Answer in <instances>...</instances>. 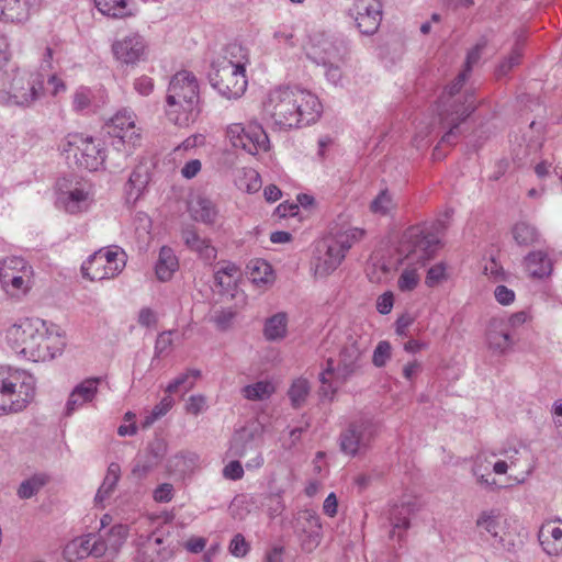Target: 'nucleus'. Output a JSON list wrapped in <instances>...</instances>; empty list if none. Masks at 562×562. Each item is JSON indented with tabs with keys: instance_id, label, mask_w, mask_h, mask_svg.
<instances>
[{
	"instance_id": "1",
	"label": "nucleus",
	"mask_w": 562,
	"mask_h": 562,
	"mask_svg": "<svg viewBox=\"0 0 562 562\" xmlns=\"http://www.w3.org/2000/svg\"><path fill=\"white\" fill-rule=\"evenodd\" d=\"M321 112L318 98L299 87H278L262 102L263 117L280 128L310 125L319 117Z\"/></svg>"
},
{
	"instance_id": "2",
	"label": "nucleus",
	"mask_w": 562,
	"mask_h": 562,
	"mask_svg": "<svg viewBox=\"0 0 562 562\" xmlns=\"http://www.w3.org/2000/svg\"><path fill=\"white\" fill-rule=\"evenodd\" d=\"M5 340L16 355L34 362L54 359L64 346L38 318L19 319L7 328Z\"/></svg>"
},
{
	"instance_id": "3",
	"label": "nucleus",
	"mask_w": 562,
	"mask_h": 562,
	"mask_svg": "<svg viewBox=\"0 0 562 562\" xmlns=\"http://www.w3.org/2000/svg\"><path fill=\"white\" fill-rule=\"evenodd\" d=\"M201 112L196 77L187 70L175 74L167 89L166 115L178 126H189Z\"/></svg>"
},
{
	"instance_id": "4",
	"label": "nucleus",
	"mask_w": 562,
	"mask_h": 562,
	"mask_svg": "<svg viewBox=\"0 0 562 562\" xmlns=\"http://www.w3.org/2000/svg\"><path fill=\"white\" fill-rule=\"evenodd\" d=\"M468 77L469 72L462 70L440 97L438 115L442 126L449 128L441 137V143L453 144L459 135L460 123L476 108L473 93L460 94Z\"/></svg>"
},
{
	"instance_id": "5",
	"label": "nucleus",
	"mask_w": 562,
	"mask_h": 562,
	"mask_svg": "<svg viewBox=\"0 0 562 562\" xmlns=\"http://www.w3.org/2000/svg\"><path fill=\"white\" fill-rule=\"evenodd\" d=\"M45 78L41 72L19 68L0 75V104L27 109L44 95Z\"/></svg>"
},
{
	"instance_id": "6",
	"label": "nucleus",
	"mask_w": 562,
	"mask_h": 562,
	"mask_svg": "<svg viewBox=\"0 0 562 562\" xmlns=\"http://www.w3.org/2000/svg\"><path fill=\"white\" fill-rule=\"evenodd\" d=\"M35 395V379L24 370L0 367V416L18 413Z\"/></svg>"
},
{
	"instance_id": "7",
	"label": "nucleus",
	"mask_w": 562,
	"mask_h": 562,
	"mask_svg": "<svg viewBox=\"0 0 562 562\" xmlns=\"http://www.w3.org/2000/svg\"><path fill=\"white\" fill-rule=\"evenodd\" d=\"M363 235V229L353 227L328 236L319 241L316 247L315 273L319 277H326L334 272L345 259L347 251Z\"/></svg>"
},
{
	"instance_id": "8",
	"label": "nucleus",
	"mask_w": 562,
	"mask_h": 562,
	"mask_svg": "<svg viewBox=\"0 0 562 562\" xmlns=\"http://www.w3.org/2000/svg\"><path fill=\"white\" fill-rule=\"evenodd\" d=\"M261 446V427L250 424L234 431L226 453L231 458H248L246 461L248 470L259 469L263 465Z\"/></svg>"
},
{
	"instance_id": "9",
	"label": "nucleus",
	"mask_w": 562,
	"mask_h": 562,
	"mask_svg": "<svg viewBox=\"0 0 562 562\" xmlns=\"http://www.w3.org/2000/svg\"><path fill=\"white\" fill-rule=\"evenodd\" d=\"M108 134L112 137V146L115 150L132 155L140 145V130L135 124L133 111L123 109L117 111L106 123Z\"/></svg>"
},
{
	"instance_id": "10",
	"label": "nucleus",
	"mask_w": 562,
	"mask_h": 562,
	"mask_svg": "<svg viewBox=\"0 0 562 562\" xmlns=\"http://www.w3.org/2000/svg\"><path fill=\"white\" fill-rule=\"evenodd\" d=\"M209 79L211 86L228 100L240 98L247 88L246 68L229 66L226 63H212Z\"/></svg>"
},
{
	"instance_id": "11",
	"label": "nucleus",
	"mask_w": 562,
	"mask_h": 562,
	"mask_svg": "<svg viewBox=\"0 0 562 562\" xmlns=\"http://www.w3.org/2000/svg\"><path fill=\"white\" fill-rule=\"evenodd\" d=\"M378 434L376 423L368 417L359 418L340 434V449L344 453L355 457L364 453Z\"/></svg>"
},
{
	"instance_id": "12",
	"label": "nucleus",
	"mask_w": 562,
	"mask_h": 562,
	"mask_svg": "<svg viewBox=\"0 0 562 562\" xmlns=\"http://www.w3.org/2000/svg\"><path fill=\"white\" fill-rule=\"evenodd\" d=\"M93 202L91 187L86 182L58 180L56 205L69 214L87 212Z\"/></svg>"
},
{
	"instance_id": "13",
	"label": "nucleus",
	"mask_w": 562,
	"mask_h": 562,
	"mask_svg": "<svg viewBox=\"0 0 562 562\" xmlns=\"http://www.w3.org/2000/svg\"><path fill=\"white\" fill-rule=\"evenodd\" d=\"M226 137L235 148H241L250 155L259 151H267L270 142L261 125L249 123L244 126L241 123L229 124L226 128Z\"/></svg>"
},
{
	"instance_id": "14",
	"label": "nucleus",
	"mask_w": 562,
	"mask_h": 562,
	"mask_svg": "<svg viewBox=\"0 0 562 562\" xmlns=\"http://www.w3.org/2000/svg\"><path fill=\"white\" fill-rule=\"evenodd\" d=\"M134 546L136 548L135 562H166L175 554L172 541L161 530H155L147 536H138Z\"/></svg>"
},
{
	"instance_id": "15",
	"label": "nucleus",
	"mask_w": 562,
	"mask_h": 562,
	"mask_svg": "<svg viewBox=\"0 0 562 562\" xmlns=\"http://www.w3.org/2000/svg\"><path fill=\"white\" fill-rule=\"evenodd\" d=\"M439 239L432 234H424L419 227H411L404 234L403 248L406 257L424 266L437 251Z\"/></svg>"
},
{
	"instance_id": "16",
	"label": "nucleus",
	"mask_w": 562,
	"mask_h": 562,
	"mask_svg": "<svg viewBox=\"0 0 562 562\" xmlns=\"http://www.w3.org/2000/svg\"><path fill=\"white\" fill-rule=\"evenodd\" d=\"M346 52L347 47L344 41L323 34L312 38L306 56L314 64L327 67L330 63H341Z\"/></svg>"
},
{
	"instance_id": "17",
	"label": "nucleus",
	"mask_w": 562,
	"mask_h": 562,
	"mask_svg": "<svg viewBox=\"0 0 562 562\" xmlns=\"http://www.w3.org/2000/svg\"><path fill=\"white\" fill-rule=\"evenodd\" d=\"M103 535L88 533L69 541L63 551L64 558L74 562L87 557L101 558L108 551Z\"/></svg>"
},
{
	"instance_id": "18",
	"label": "nucleus",
	"mask_w": 562,
	"mask_h": 562,
	"mask_svg": "<svg viewBox=\"0 0 562 562\" xmlns=\"http://www.w3.org/2000/svg\"><path fill=\"white\" fill-rule=\"evenodd\" d=\"M168 445L165 439L155 437L147 447L140 451L135 460L132 474L142 480L153 472L167 454Z\"/></svg>"
},
{
	"instance_id": "19",
	"label": "nucleus",
	"mask_w": 562,
	"mask_h": 562,
	"mask_svg": "<svg viewBox=\"0 0 562 562\" xmlns=\"http://www.w3.org/2000/svg\"><path fill=\"white\" fill-rule=\"evenodd\" d=\"M362 34H374L382 20L381 4L375 0H356L349 10Z\"/></svg>"
},
{
	"instance_id": "20",
	"label": "nucleus",
	"mask_w": 562,
	"mask_h": 562,
	"mask_svg": "<svg viewBox=\"0 0 562 562\" xmlns=\"http://www.w3.org/2000/svg\"><path fill=\"white\" fill-rule=\"evenodd\" d=\"M146 42L138 33H131L112 44L114 58L125 65H136L146 55Z\"/></svg>"
},
{
	"instance_id": "21",
	"label": "nucleus",
	"mask_w": 562,
	"mask_h": 562,
	"mask_svg": "<svg viewBox=\"0 0 562 562\" xmlns=\"http://www.w3.org/2000/svg\"><path fill=\"white\" fill-rule=\"evenodd\" d=\"M72 144L81 145L80 150L75 153L76 164L89 171L99 170L105 160L104 150L100 142L89 136H72Z\"/></svg>"
},
{
	"instance_id": "22",
	"label": "nucleus",
	"mask_w": 562,
	"mask_h": 562,
	"mask_svg": "<svg viewBox=\"0 0 562 562\" xmlns=\"http://www.w3.org/2000/svg\"><path fill=\"white\" fill-rule=\"evenodd\" d=\"M506 324L501 317H494L488 323L486 340L494 353L505 355L515 344L514 334Z\"/></svg>"
},
{
	"instance_id": "23",
	"label": "nucleus",
	"mask_w": 562,
	"mask_h": 562,
	"mask_svg": "<svg viewBox=\"0 0 562 562\" xmlns=\"http://www.w3.org/2000/svg\"><path fill=\"white\" fill-rule=\"evenodd\" d=\"M181 239L188 249L198 254L199 258L206 263H212L216 259V248L210 239L201 237L193 225H186L181 228Z\"/></svg>"
},
{
	"instance_id": "24",
	"label": "nucleus",
	"mask_w": 562,
	"mask_h": 562,
	"mask_svg": "<svg viewBox=\"0 0 562 562\" xmlns=\"http://www.w3.org/2000/svg\"><path fill=\"white\" fill-rule=\"evenodd\" d=\"M362 349L357 341H351L341 349L336 368V380L345 383L360 367Z\"/></svg>"
},
{
	"instance_id": "25",
	"label": "nucleus",
	"mask_w": 562,
	"mask_h": 562,
	"mask_svg": "<svg viewBox=\"0 0 562 562\" xmlns=\"http://www.w3.org/2000/svg\"><path fill=\"white\" fill-rule=\"evenodd\" d=\"M295 529L306 536V539L303 540V547L307 550H313L319 544L322 525L315 513L310 510L299 513Z\"/></svg>"
},
{
	"instance_id": "26",
	"label": "nucleus",
	"mask_w": 562,
	"mask_h": 562,
	"mask_svg": "<svg viewBox=\"0 0 562 562\" xmlns=\"http://www.w3.org/2000/svg\"><path fill=\"white\" fill-rule=\"evenodd\" d=\"M100 382L101 378H89L75 386L66 403V415H72L86 403L91 402L97 395Z\"/></svg>"
},
{
	"instance_id": "27",
	"label": "nucleus",
	"mask_w": 562,
	"mask_h": 562,
	"mask_svg": "<svg viewBox=\"0 0 562 562\" xmlns=\"http://www.w3.org/2000/svg\"><path fill=\"white\" fill-rule=\"evenodd\" d=\"M414 512L415 504L411 502L395 504L391 507L389 514V520L392 526L391 538H397L398 541L404 539L405 531L411 526L409 519Z\"/></svg>"
},
{
	"instance_id": "28",
	"label": "nucleus",
	"mask_w": 562,
	"mask_h": 562,
	"mask_svg": "<svg viewBox=\"0 0 562 562\" xmlns=\"http://www.w3.org/2000/svg\"><path fill=\"white\" fill-rule=\"evenodd\" d=\"M38 4L40 0H0V21L22 22Z\"/></svg>"
},
{
	"instance_id": "29",
	"label": "nucleus",
	"mask_w": 562,
	"mask_h": 562,
	"mask_svg": "<svg viewBox=\"0 0 562 562\" xmlns=\"http://www.w3.org/2000/svg\"><path fill=\"white\" fill-rule=\"evenodd\" d=\"M82 276L91 281H101L119 274L117 265L111 267L102 255L92 254L81 266Z\"/></svg>"
},
{
	"instance_id": "30",
	"label": "nucleus",
	"mask_w": 562,
	"mask_h": 562,
	"mask_svg": "<svg viewBox=\"0 0 562 562\" xmlns=\"http://www.w3.org/2000/svg\"><path fill=\"white\" fill-rule=\"evenodd\" d=\"M189 213L192 220L205 225H212L216 222L218 210L212 200L206 196L198 195L189 202Z\"/></svg>"
},
{
	"instance_id": "31",
	"label": "nucleus",
	"mask_w": 562,
	"mask_h": 562,
	"mask_svg": "<svg viewBox=\"0 0 562 562\" xmlns=\"http://www.w3.org/2000/svg\"><path fill=\"white\" fill-rule=\"evenodd\" d=\"M476 527L482 532L488 533L493 538L492 544L498 548L507 549L505 539L499 535V513L495 509L482 512L476 519Z\"/></svg>"
},
{
	"instance_id": "32",
	"label": "nucleus",
	"mask_w": 562,
	"mask_h": 562,
	"mask_svg": "<svg viewBox=\"0 0 562 562\" xmlns=\"http://www.w3.org/2000/svg\"><path fill=\"white\" fill-rule=\"evenodd\" d=\"M539 540L549 555L562 554V526L553 522L542 525L539 531Z\"/></svg>"
},
{
	"instance_id": "33",
	"label": "nucleus",
	"mask_w": 562,
	"mask_h": 562,
	"mask_svg": "<svg viewBox=\"0 0 562 562\" xmlns=\"http://www.w3.org/2000/svg\"><path fill=\"white\" fill-rule=\"evenodd\" d=\"M3 281L1 282L2 286L12 296L25 294L31 288V280L33 276L32 267L29 265L26 268L22 270V272L18 276L10 274L5 269H3Z\"/></svg>"
},
{
	"instance_id": "34",
	"label": "nucleus",
	"mask_w": 562,
	"mask_h": 562,
	"mask_svg": "<svg viewBox=\"0 0 562 562\" xmlns=\"http://www.w3.org/2000/svg\"><path fill=\"white\" fill-rule=\"evenodd\" d=\"M149 182V173L145 166H137L131 173L125 186L128 202H136Z\"/></svg>"
},
{
	"instance_id": "35",
	"label": "nucleus",
	"mask_w": 562,
	"mask_h": 562,
	"mask_svg": "<svg viewBox=\"0 0 562 562\" xmlns=\"http://www.w3.org/2000/svg\"><path fill=\"white\" fill-rule=\"evenodd\" d=\"M94 3L102 14L111 18L123 19L136 14L128 0H94Z\"/></svg>"
},
{
	"instance_id": "36",
	"label": "nucleus",
	"mask_w": 562,
	"mask_h": 562,
	"mask_svg": "<svg viewBox=\"0 0 562 562\" xmlns=\"http://www.w3.org/2000/svg\"><path fill=\"white\" fill-rule=\"evenodd\" d=\"M179 267L175 251L167 246L160 248L156 263V276L160 281H168Z\"/></svg>"
},
{
	"instance_id": "37",
	"label": "nucleus",
	"mask_w": 562,
	"mask_h": 562,
	"mask_svg": "<svg viewBox=\"0 0 562 562\" xmlns=\"http://www.w3.org/2000/svg\"><path fill=\"white\" fill-rule=\"evenodd\" d=\"M216 64L224 65L225 63L229 66H238L245 68L248 63V53L241 44L233 42L227 44L222 54L213 61Z\"/></svg>"
},
{
	"instance_id": "38",
	"label": "nucleus",
	"mask_w": 562,
	"mask_h": 562,
	"mask_svg": "<svg viewBox=\"0 0 562 562\" xmlns=\"http://www.w3.org/2000/svg\"><path fill=\"white\" fill-rule=\"evenodd\" d=\"M525 266L530 276L536 278L547 277L552 271L551 259L541 250L530 252L525 258Z\"/></svg>"
},
{
	"instance_id": "39",
	"label": "nucleus",
	"mask_w": 562,
	"mask_h": 562,
	"mask_svg": "<svg viewBox=\"0 0 562 562\" xmlns=\"http://www.w3.org/2000/svg\"><path fill=\"white\" fill-rule=\"evenodd\" d=\"M288 330V316L280 312L266 319L263 336L269 341L281 340Z\"/></svg>"
},
{
	"instance_id": "40",
	"label": "nucleus",
	"mask_w": 562,
	"mask_h": 562,
	"mask_svg": "<svg viewBox=\"0 0 562 562\" xmlns=\"http://www.w3.org/2000/svg\"><path fill=\"white\" fill-rule=\"evenodd\" d=\"M247 271L252 283L257 285H266L273 282L272 267L263 259L250 260L247 265Z\"/></svg>"
},
{
	"instance_id": "41",
	"label": "nucleus",
	"mask_w": 562,
	"mask_h": 562,
	"mask_svg": "<svg viewBox=\"0 0 562 562\" xmlns=\"http://www.w3.org/2000/svg\"><path fill=\"white\" fill-rule=\"evenodd\" d=\"M198 461V456L191 452H180L169 458L167 461V470L170 473L184 475L192 471Z\"/></svg>"
},
{
	"instance_id": "42",
	"label": "nucleus",
	"mask_w": 562,
	"mask_h": 562,
	"mask_svg": "<svg viewBox=\"0 0 562 562\" xmlns=\"http://www.w3.org/2000/svg\"><path fill=\"white\" fill-rule=\"evenodd\" d=\"M311 392L310 382L304 378L295 379L291 386L288 390V396L290 398L291 405L294 409L301 408Z\"/></svg>"
},
{
	"instance_id": "43",
	"label": "nucleus",
	"mask_w": 562,
	"mask_h": 562,
	"mask_svg": "<svg viewBox=\"0 0 562 562\" xmlns=\"http://www.w3.org/2000/svg\"><path fill=\"white\" fill-rule=\"evenodd\" d=\"M512 234L517 245L524 247L531 246L539 239L537 228L527 222L516 223L512 229Z\"/></svg>"
},
{
	"instance_id": "44",
	"label": "nucleus",
	"mask_w": 562,
	"mask_h": 562,
	"mask_svg": "<svg viewBox=\"0 0 562 562\" xmlns=\"http://www.w3.org/2000/svg\"><path fill=\"white\" fill-rule=\"evenodd\" d=\"M274 386L269 381H258L241 389V394L249 401H265L274 393Z\"/></svg>"
},
{
	"instance_id": "45",
	"label": "nucleus",
	"mask_w": 562,
	"mask_h": 562,
	"mask_svg": "<svg viewBox=\"0 0 562 562\" xmlns=\"http://www.w3.org/2000/svg\"><path fill=\"white\" fill-rule=\"evenodd\" d=\"M544 137L542 132V125L532 121L529 125V131L524 135L525 144V156L538 153L543 144Z\"/></svg>"
},
{
	"instance_id": "46",
	"label": "nucleus",
	"mask_w": 562,
	"mask_h": 562,
	"mask_svg": "<svg viewBox=\"0 0 562 562\" xmlns=\"http://www.w3.org/2000/svg\"><path fill=\"white\" fill-rule=\"evenodd\" d=\"M104 536L106 539L103 538L105 543L108 544V550H112L115 553L120 551L122 546L125 543L127 536H128V526L123 524H116L112 526Z\"/></svg>"
},
{
	"instance_id": "47",
	"label": "nucleus",
	"mask_w": 562,
	"mask_h": 562,
	"mask_svg": "<svg viewBox=\"0 0 562 562\" xmlns=\"http://www.w3.org/2000/svg\"><path fill=\"white\" fill-rule=\"evenodd\" d=\"M47 479L45 475L35 474L21 482L16 494L21 499H29L36 495L46 484Z\"/></svg>"
},
{
	"instance_id": "48",
	"label": "nucleus",
	"mask_w": 562,
	"mask_h": 562,
	"mask_svg": "<svg viewBox=\"0 0 562 562\" xmlns=\"http://www.w3.org/2000/svg\"><path fill=\"white\" fill-rule=\"evenodd\" d=\"M393 207L394 203L387 190H382L370 205V210L380 215H386Z\"/></svg>"
},
{
	"instance_id": "49",
	"label": "nucleus",
	"mask_w": 562,
	"mask_h": 562,
	"mask_svg": "<svg viewBox=\"0 0 562 562\" xmlns=\"http://www.w3.org/2000/svg\"><path fill=\"white\" fill-rule=\"evenodd\" d=\"M94 254L102 255V259L104 261L109 262L111 267L117 265L119 273L123 270L125 267V252L121 250L119 247L114 248H108V249H100L95 251Z\"/></svg>"
},
{
	"instance_id": "50",
	"label": "nucleus",
	"mask_w": 562,
	"mask_h": 562,
	"mask_svg": "<svg viewBox=\"0 0 562 562\" xmlns=\"http://www.w3.org/2000/svg\"><path fill=\"white\" fill-rule=\"evenodd\" d=\"M521 56V47L519 44H516L509 56L498 65L496 70L497 76H506L515 66L519 65Z\"/></svg>"
},
{
	"instance_id": "51",
	"label": "nucleus",
	"mask_w": 562,
	"mask_h": 562,
	"mask_svg": "<svg viewBox=\"0 0 562 562\" xmlns=\"http://www.w3.org/2000/svg\"><path fill=\"white\" fill-rule=\"evenodd\" d=\"M27 266V262L21 257H9L3 259L0 261V282L3 281V269H5L10 274L12 273L13 276H18Z\"/></svg>"
},
{
	"instance_id": "52",
	"label": "nucleus",
	"mask_w": 562,
	"mask_h": 562,
	"mask_svg": "<svg viewBox=\"0 0 562 562\" xmlns=\"http://www.w3.org/2000/svg\"><path fill=\"white\" fill-rule=\"evenodd\" d=\"M92 92L89 88L80 87L72 97V108L77 112L85 111L91 105Z\"/></svg>"
},
{
	"instance_id": "53",
	"label": "nucleus",
	"mask_w": 562,
	"mask_h": 562,
	"mask_svg": "<svg viewBox=\"0 0 562 562\" xmlns=\"http://www.w3.org/2000/svg\"><path fill=\"white\" fill-rule=\"evenodd\" d=\"M419 282V276L415 269H404L401 273L397 285L398 289L403 292H408L414 290Z\"/></svg>"
},
{
	"instance_id": "54",
	"label": "nucleus",
	"mask_w": 562,
	"mask_h": 562,
	"mask_svg": "<svg viewBox=\"0 0 562 562\" xmlns=\"http://www.w3.org/2000/svg\"><path fill=\"white\" fill-rule=\"evenodd\" d=\"M391 344L389 341H380L373 351V364L378 368L384 367L386 361L391 358Z\"/></svg>"
},
{
	"instance_id": "55",
	"label": "nucleus",
	"mask_w": 562,
	"mask_h": 562,
	"mask_svg": "<svg viewBox=\"0 0 562 562\" xmlns=\"http://www.w3.org/2000/svg\"><path fill=\"white\" fill-rule=\"evenodd\" d=\"M249 551V543L241 533L234 536L229 543V552L237 558L245 557Z\"/></svg>"
},
{
	"instance_id": "56",
	"label": "nucleus",
	"mask_w": 562,
	"mask_h": 562,
	"mask_svg": "<svg viewBox=\"0 0 562 562\" xmlns=\"http://www.w3.org/2000/svg\"><path fill=\"white\" fill-rule=\"evenodd\" d=\"M207 408L206 398L201 394L191 395L187 402L186 411L192 415H199Z\"/></svg>"
},
{
	"instance_id": "57",
	"label": "nucleus",
	"mask_w": 562,
	"mask_h": 562,
	"mask_svg": "<svg viewBox=\"0 0 562 562\" xmlns=\"http://www.w3.org/2000/svg\"><path fill=\"white\" fill-rule=\"evenodd\" d=\"M117 482L116 479L113 477H104L101 486L99 487L94 501L97 504H102L114 491Z\"/></svg>"
},
{
	"instance_id": "58",
	"label": "nucleus",
	"mask_w": 562,
	"mask_h": 562,
	"mask_svg": "<svg viewBox=\"0 0 562 562\" xmlns=\"http://www.w3.org/2000/svg\"><path fill=\"white\" fill-rule=\"evenodd\" d=\"M183 386L186 391L191 390L194 386V381L190 380L189 374L183 372L172 380L166 387V392L171 394L178 391L179 387Z\"/></svg>"
},
{
	"instance_id": "59",
	"label": "nucleus",
	"mask_w": 562,
	"mask_h": 562,
	"mask_svg": "<svg viewBox=\"0 0 562 562\" xmlns=\"http://www.w3.org/2000/svg\"><path fill=\"white\" fill-rule=\"evenodd\" d=\"M446 267L443 263H437L429 268L426 276V284L435 286L445 279Z\"/></svg>"
},
{
	"instance_id": "60",
	"label": "nucleus",
	"mask_w": 562,
	"mask_h": 562,
	"mask_svg": "<svg viewBox=\"0 0 562 562\" xmlns=\"http://www.w3.org/2000/svg\"><path fill=\"white\" fill-rule=\"evenodd\" d=\"M223 476L227 480L237 481L244 476V469L238 460H232L223 469Z\"/></svg>"
},
{
	"instance_id": "61",
	"label": "nucleus",
	"mask_w": 562,
	"mask_h": 562,
	"mask_svg": "<svg viewBox=\"0 0 562 562\" xmlns=\"http://www.w3.org/2000/svg\"><path fill=\"white\" fill-rule=\"evenodd\" d=\"M171 345V331H162L161 334L158 335L155 342V356H164L170 349Z\"/></svg>"
},
{
	"instance_id": "62",
	"label": "nucleus",
	"mask_w": 562,
	"mask_h": 562,
	"mask_svg": "<svg viewBox=\"0 0 562 562\" xmlns=\"http://www.w3.org/2000/svg\"><path fill=\"white\" fill-rule=\"evenodd\" d=\"M495 300L502 305H509L515 301V292L505 285H497L494 290Z\"/></svg>"
},
{
	"instance_id": "63",
	"label": "nucleus",
	"mask_w": 562,
	"mask_h": 562,
	"mask_svg": "<svg viewBox=\"0 0 562 562\" xmlns=\"http://www.w3.org/2000/svg\"><path fill=\"white\" fill-rule=\"evenodd\" d=\"M173 497V486L169 483L158 485L154 491V499L159 503L170 502Z\"/></svg>"
},
{
	"instance_id": "64",
	"label": "nucleus",
	"mask_w": 562,
	"mask_h": 562,
	"mask_svg": "<svg viewBox=\"0 0 562 562\" xmlns=\"http://www.w3.org/2000/svg\"><path fill=\"white\" fill-rule=\"evenodd\" d=\"M134 89L142 95H149L154 90V81L147 76H140L135 79Z\"/></svg>"
}]
</instances>
